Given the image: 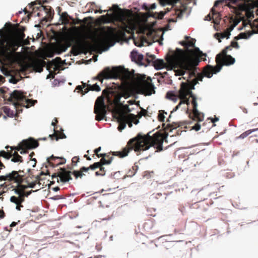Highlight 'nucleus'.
<instances>
[{"mask_svg": "<svg viewBox=\"0 0 258 258\" xmlns=\"http://www.w3.org/2000/svg\"><path fill=\"white\" fill-rule=\"evenodd\" d=\"M196 40L192 39L187 42V46L186 52L179 48H176L167 59V62L172 67L179 68L178 70L179 75L182 76L185 72L188 71L190 76H195L196 67L201 60H206V54L203 53L199 48L195 47L194 49H188L189 47H195Z\"/></svg>", "mask_w": 258, "mask_h": 258, "instance_id": "f257e3e1", "label": "nucleus"}, {"mask_svg": "<svg viewBox=\"0 0 258 258\" xmlns=\"http://www.w3.org/2000/svg\"><path fill=\"white\" fill-rule=\"evenodd\" d=\"M8 25L10 27L4 33H2V30H0V60L6 63L12 64L19 55L16 51L21 46V40L25 38V29L13 28L11 23Z\"/></svg>", "mask_w": 258, "mask_h": 258, "instance_id": "f03ea898", "label": "nucleus"}, {"mask_svg": "<svg viewBox=\"0 0 258 258\" xmlns=\"http://www.w3.org/2000/svg\"><path fill=\"white\" fill-rule=\"evenodd\" d=\"M117 37L114 30L109 28V30L104 32L102 36H96L89 35L82 36L77 40L71 38L70 41H67L64 44L67 48L72 46V43H75L71 49V52L74 55H77L85 50L99 49L105 44L112 42Z\"/></svg>", "mask_w": 258, "mask_h": 258, "instance_id": "7ed1b4c3", "label": "nucleus"}, {"mask_svg": "<svg viewBox=\"0 0 258 258\" xmlns=\"http://www.w3.org/2000/svg\"><path fill=\"white\" fill-rule=\"evenodd\" d=\"M151 132L147 135L138 134L135 138L129 140L122 152H116L121 157L126 156L128 153L134 150L136 152L148 150L151 147L156 149V152L163 151V143L166 136L163 133L157 132L152 135Z\"/></svg>", "mask_w": 258, "mask_h": 258, "instance_id": "20e7f679", "label": "nucleus"}, {"mask_svg": "<svg viewBox=\"0 0 258 258\" xmlns=\"http://www.w3.org/2000/svg\"><path fill=\"white\" fill-rule=\"evenodd\" d=\"M194 89L195 86L190 84V83L188 84L185 83H182L180 85V88L178 91V95H175L172 92H168L166 94V97L174 102H175L178 98L180 100L179 103L173 111H176L182 104H186L187 105H189V97H191L192 98L191 104L193 106V119L200 122L203 120L204 116V114L199 111L197 109L198 103L197 102V97L191 91V90Z\"/></svg>", "mask_w": 258, "mask_h": 258, "instance_id": "39448f33", "label": "nucleus"}, {"mask_svg": "<svg viewBox=\"0 0 258 258\" xmlns=\"http://www.w3.org/2000/svg\"><path fill=\"white\" fill-rule=\"evenodd\" d=\"M149 80L150 81L146 80L145 75H140L137 77L136 88L138 93L145 96H149L155 93L154 86L150 82L151 80L150 78Z\"/></svg>", "mask_w": 258, "mask_h": 258, "instance_id": "423d86ee", "label": "nucleus"}, {"mask_svg": "<svg viewBox=\"0 0 258 258\" xmlns=\"http://www.w3.org/2000/svg\"><path fill=\"white\" fill-rule=\"evenodd\" d=\"M112 9L115 11L118 10L115 14L116 20L120 22L124 27L125 30L127 28H130L132 25V15L130 11L128 10L122 11L118 8L117 5H113Z\"/></svg>", "mask_w": 258, "mask_h": 258, "instance_id": "0eeeda50", "label": "nucleus"}, {"mask_svg": "<svg viewBox=\"0 0 258 258\" xmlns=\"http://www.w3.org/2000/svg\"><path fill=\"white\" fill-rule=\"evenodd\" d=\"M23 171L19 170V171H12L11 172L6 174L5 175L0 176V181H6L13 183H17L16 188H19V186L23 185L25 181V176L22 173Z\"/></svg>", "mask_w": 258, "mask_h": 258, "instance_id": "6e6552de", "label": "nucleus"}, {"mask_svg": "<svg viewBox=\"0 0 258 258\" xmlns=\"http://www.w3.org/2000/svg\"><path fill=\"white\" fill-rule=\"evenodd\" d=\"M39 146V143L37 141L32 138H29L28 140H23L17 146H7L5 147L6 150L12 151H20L24 149H32L37 147Z\"/></svg>", "mask_w": 258, "mask_h": 258, "instance_id": "1a4fd4ad", "label": "nucleus"}, {"mask_svg": "<svg viewBox=\"0 0 258 258\" xmlns=\"http://www.w3.org/2000/svg\"><path fill=\"white\" fill-rule=\"evenodd\" d=\"M107 106L104 101V97H98L95 103L94 112L96 114L95 119L98 121L102 120L106 114Z\"/></svg>", "mask_w": 258, "mask_h": 258, "instance_id": "9d476101", "label": "nucleus"}, {"mask_svg": "<svg viewBox=\"0 0 258 258\" xmlns=\"http://www.w3.org/2000/svg\"><path fill=\"white\" fill-rule=\"evenodd\" d=\"M231 50V46H226L222 51L216 55V61L217 63L224 66L233 64L235 62V59L230 55L227 54V51Z\"/></svg>", "mask_w": 258, "mask_h": 258, "instance_id": "9b49d317", "label": "nucleus"}, {"mask_svg": "<svg viewBox=\"0 0 258 258\" xmlns=\"http://www.w3.org/2000/svg\"><path fill=\"white\" fill-rule=\"evenodd\" d=\"M120 73V71L117 68H114L112 70H110L107 67L101 71L95 78V79L98 80L102 82L103 79H108L117 77Z\"/></svg>", "mask_w": 258, "mask_h": 258, "instance_id": "f8f14e48", "label": "nucleus"}, {"mask_svg": "<svg viewBox=\"0 0 258 258\" xmlns=\"http://www.w3.org/2000/svg\"><path fill=\"white\" fill-rule=\"evenodd\" d=\"M73 172L67 171L64 168H60L57 172L52 175V179L56 178L58 182L60 181L62 183H66L72 179L71 174H73Z\"/></svg>", "mask_w": 258, "mask_h": 258, "instance_id": "ddd939ff", "label": "nucleus"}, {"mask_svg": "<svg viewBox=\"0 0 258 258\" xmlns=\"http://www.w3.org/2000/svg\"><path fill=\"white\" fill-rule=\"evenodd\" d=\"M223 65L217 63L215 67H213L211 65H207L204 68L203 70V74L204 76L210 78L212 77L213 75L219 72L222 68Z\"/></svg>", "mask_w": 258, "mask_h": 258, "instance_id": "4468645a", "label": "nucleus"}, {"mask_svg": "<svg viewBox=\"0 0 258 258\" xmlns=\"http://www.w3.org/2000/svg\"><path fill=\"white\" fill-rule=\"evenodd\" d=\"M102 95L107 98L109 102L118 104L120 102L121 96L119 94H114V91L105 89L102 91Z\"/></svg>", "mask_w": 258, "mask_h": 258, "instance_id": "2eb2a0df", "label": "nucleus"}, {"mask_svg": "<svg viewBox=\"0 0 258 258\" xmlns=\"http://www.w3.org/2000/svg\"><path fill=\"white\" fill-rule=\"evenodd\" d=\"M24 95L18 90H15L10 95L8 101L11 102L16 107L19 105V102L23 101L25 99Z\"/></svg>", "mask_w": 258, "mask_h": 258, "instance_id": "dca6fc26", "label": "nucleus"}, {"mask_svg": "<svg viewBox=\"0 0 258 258\" xmlns=\"http://www.w3.org/2000/svg\"><path fill=\"white\" fill-rule=\"evenodd\" d=\"M131 117H134L135 116L133 114H130L128 115H126L123 113H120L117 117L118 121L119 124L118 126V130L121 132L126 126V123L130 121L131 119Z\"/></svg>", "mask_w": 258, "mask_h": 258, "instance_id": "f3484780", "label": "nucleus"}, {"mask_svg": "<svg viewBox=\"0 0 258 258\" xmlns=\"http://www.w3.org/2000/svg\"><path fill=\"white\" fill-rule=\"evenodd\" d=\"M66 161V159L63 158L52 155L50 157L47 158L46 164L48 165H46V167H47L48 166L55 167L56 166L62 165L64 164Z\"/></svg>", "mask_w": 258, "mask_h": 258, "instance_id": "a211bd4d", "label": "nucleus"}, {"mask_svg": "<svg viewBox=\"0 0 258 258\" xmlns=\"http://www.w3.org/2000/svg\"><path fill=\"white\" fill-rule=\"evenodd\" d=\"M96 169L94 164L90 165L88 167H82L79 170H75L73 171V175L75 176L76 178H82L85 174L84 172H87L89 169L95 170Z\"/></svg>", "mask_w": 258, "mask_h": 258, "instance_id": "6ab92c4d", "label": "nucleus"}, {"mask_svg": "<svg viewBox=\"0 0 258 258\" xmlns=\"http://www.w3.org/2000/svg\"><path fill=\"white\" fill-rule=\"evenodd\" d=\"M253 8H249L247 5L244 4L242 6V10L245 12V16L247 19H252L254 18ZM248 24H250L252 28L254 27V24L251 25L250 20H248Z\"/></svg>", "mask_w": 258, "mask_h": 258, "instance_id": "aec40b11", "label": "nucleus"}, {"mask_svg": "<svg viewBox=\"0 0 258 258\" xmlns=\"http://www.w3.org/2000/svg\"><path fill=\"white\" fill-rule=\"evenodd\" d=\"M14 190L15 191V194L18 195V197L12 196L10 198V201L16 205L22 204L24 202L23 196L21 195V192H19V190L17 188H14Z\"/></svg>", "mask_w": 258, "mask_h": 258, "instance_id": "412c9836", "label": "nucleus"}, {"mask_svg": "<svg viewBox=\"0 0 258 258\" xmlns=\"http://www.w3.org/2000/svg\"><path fill=\"white\" fill-rule=\"evenodd\" d=\"M61 58L59 57H56L54 59L49 62L47 67V70L53 68L54 71H58L61 64Z\"/></svg>", "mask_w": 258, "mask_h": 258, "instance_id": "4be33fe9", "label": "nucleus"}, {"mask_svg": "<svg viewBox=\"0 0 258 258\" xmlns=\"http://www.w3.org/2000/svg\"><path fill=\"white\" fill-rule=\"evenodd\" d=\"M46 64V62L43 60L38 59L34 61L32 63V66L34 70L37 72H41L43 71V68Z\"/></svg>", "mask_w": 258, "mask_h": 258, "instance_id": "5701e85b", "label": "nucleus"}, {"mask_svg": "<svg viewBox=\"0 0 258 258\" xmlns=\"http://www.w3.org/2000/svg\"><path fill=\"white\" fill-rule=\"evenodd\" d=\"M153 66L156 70H161L164 68L166 65L163 59H157L152 61Z\"/></svg>", "mask_w": 258, "mask_h": 258, "instance_id": "b1692460", "label": "nucleus"}, {"mask_svg": "<svg viewBox=\"0 0 258 258\" xmlns=\"http://www.w3.org/2000/svg\"><path fill=\"white\" fill-rule=\"evenodd\" d=\"M170 10L168 8L167 9V12H163L161 11L160 13H154L153 12H149V16L153 17L155 19H162L163 17L164 16L165 14L168 12H169Z\"/></svg>", "mask_w": 258, "mask_h": 258, "instance_id": "393cba45", "label": "nucleus"}, {"mask_svg": "<svg viewBox=\"0 0 258 258\" xmlns=\"http://www.w3.org/2000/svg\"><path fill=\"white\" fill-rule=\"evenodd\" d=\"M49 137L53 140L54 139L58 140L59 139H63L66 138L65 135L63 133L58 132V131L54 132V133L52 135H49Z\"/></svg>", "mask_w": 258, "mask_h": 258, "instance_id": "a878e982", "label": "nucleus"}, {"mask_svg": "<svg viewBox=\"0 0 258 258\" xmlns=\"http://www.w3.org/2000/svg\"><path fill=\"white\" fill-rule=\"evenodd\" d=\"M255 32L254 31V30H252V31H248L245 33H240L238 36L236 37L235 39H247L250 37Z\"/></svg>", "mask_w": 258, "mask_h": 258, "instance_id": "bb28decb", "label": "nucleus"}, {"mask_svg": "<svg viewBox=\"0 0 258 258\" xmlns=\"http://www.w3.org/2000/svg\"><path fill=\"white\" fill-rule=\"evenodd\" d=\"M185 124L184 123H173L172 124H168L167 126L165 127V130L166 131L172 132V131L174 129L176 128L177 127H179Z\"/></svg>", "mask_w": 258, "mask_h": 258, "instance_id": "cd10ccee", "label": "nucleus"}, {"mask_svg": "<svg viewBox=\"0 0 258 258\" xmlns=\"http://www.w3.org/2000/svg\"><path fill=\"white\" fill-rule=\"evenodd\" d=\"M236 15L237 16L239 17V19L236 18V19H235L234 20H233L232 17H231V19H230L231 21H233V27H236L238 24V23H240V22L241 21H242L243 23L245 21L244 17V16H241L240 13H237Z\"/></svg>", "mask_w": 258, "mask_h": 258, "instance_id": "c85d7f7f", "label": "nucleus"}, {"mask_svg": "<svg viewBox=\"0 0 258 258\" xmlns=\"http://www.w3.org/2000/svg\"><path fill=\"white\" fill-rule=\"evenodd\" d=\"M100 90V87L97 84H95L93 85H88L87 87L84 89V93H87L89 90L99 91Z\"/></svg>", "mask_w": 258, "mask_h": 258, "instance_id": "c756f323", "label": "nucleus"}, {"mask_svg": "<svg viewBox=\"0 0 258 258\" xmlns=\"http://www.w3.org/2000/svg\"><path fill=\"white\" fill-rule=\"evenodd\" d=\"M19 190V192H21V195L23 196V199L25 200V197H28L34 191L31 190L29 191L25 192V189L27 188V186L25 185H20L19 188H17Z\"/></svg>", "mask_w": 258, "mask_h": 258, "instance_id": "7c9ffc66", "label": "nucleus"}, {"mask_svg": "<svg viewBox=\"0 0 258 258\" xmlns=\"http://www.w3.org/2000/svg\"><path fill=\"white\" fill-rule=\"evenodd\" d=\"M38 4L39 5H41L39 6V8L42 9V10L45 11V12L47 14V15H48L49 17H51L52 15H53L54 13H53V11L52 12L51 7H50V6H44L41 5L40 2H39Z\"/></svg>", "mask_w": 258, "mask_h": 258, "instance_id": "2f4dec72", "label": "nucleus"}, {"mask_svg": "<svg viewBox=\"0 0 258 258\" xmlns=\"http://www.w3.org/2000/svg\"><path fill=\"white\" fill-rule=\"evenodd\" d=\"M257 130H258L257 128L248 130L244 132L242 134H241L239 136L237 137L236 139H243L245 138L246 137H247L248 136H249L250 134H251L252 133L257 131Z\"/></svg>", "mask_w": 258, "mask_h": 258, "instance_id": "473e14b6", "label": "nucleus"}, {"mask_svg": "<svg viewBox=\"0 0 258 258\" xmlns=\"http://www.w3.org/2000/svg\"><path fill=\"white\" fill-rule=\"evenodd\" d=\"M70 16L66 12L62 13L60 16L62 20V23L64 24H68L70 23Z\"/></svg>", "mask_w": 258, "mask_h": 258, "instance_id": "72a5a7b5", "label": "nucleus"}, {"mask_svg": "<svg viewBox=\"0 0 258 258\" xmlns=\"http://www.w3.org/2000/svg\"><path fill=\"white\" fill-rule=\"evenodd\" d=\"M56 51L57 54H60L65 52L67 49V47L64 44H59L56 47Z\"/></svg>", "mask_w": 258, "mask_h": 258, "instance_id": "f704fd0d", "label": "nucleus"}, {"mask_svg": "<svg viewBox=\"0 0 258 258\" xmlns=\"http://www.w3.org/2000/svg\"><path fill=\"white\" fill-rule=\"evenodd\" d=\"M125 148H123L122 150L121 151H118V152H123V149ZM117 152H112V155H110V154H106V153H104L103 154H105V156H104L106 159H111V162L112 161V160L113 159V156H118L119 158H121V157L119 156V155H117V154L116 153Z\"/></svg>", "mask_w": 258, "mask_h": 258, "instance_id": "c9c22d12", "label": "nucleus"}, {"mask_svg": "<svg viewBox=\"0 0 258 258\" xmlns=\"http://www.w3.org/2000/svg\"><path fill=\"white\" fill-rule=\"evenodd\" d=\"M37 3L36 1L32 2L31 3H30L28 5L29 9H32L33 11H42V9L39 8V7H34L35 5H37Z\"/></svg>", "mask_w": 258, "mask_h": 258, "instance_id": "e433bc0d", "label": "nucleus"}, {"mask_svg": "<svg viewBox=\"0 0 258 258\" xmlns=\"http://www.w3.org/2000/svg\"><path fill=\"white\" fill-rule=\"evenodd\" d=\"M26 179H25V182L23 183V185L27 186V187H31L33 188L36 184V182H29L28 181V178H25Z\"/></svg>", "mask_w": 258, "mask_h": 258, "instance_id": "4c0bfd02", "label": "nucleus"}, {"mask_svg": "<svg viewBox=\"0 0 258 258\" xmlns=\"http://www.w3.org/2000/svg\"><path fill=\"white\" fill-rule=\"evenodd\" d=\"M101 159L100 160V162L102 166L103 165L110 164L111 163V159H107L104 156L101 157Z\"/></svg>", "mask_w": 258, "mask_h": 258, "instance_id": "58836bf2", "label": "nucleus"}, {"mask_svg": "<svg viewBox=\"0 0 258 258\" xmlns=\"http://www.w3.org/2000/svg\"><path fill=\"white\" fill-rule=\"evenodd\" d=\"M121 73L122 77L126 80H129L131 77V74L128 70H123Z\"/></svg>", "mask_w": 258, "mask_h": 258, "instance_id": "ea45409f", "label": "nucleus"}, {"mask_svg": "<svg viewBox=\"0 0 258 258\" xmlns=\"http://www.w3.org/2000/svg\"><path fill=\"white\" fill-rule=\"evenodd\" d=\"M147 58L146 59L148 64H150L151 62L154 61L153 60L155 58V56L153 54H150L149 53L146 54Z\"/></svg>", "mask_w": 258, "mask_h": 258, "instance_id": "a19ab883", "label": "nucleus"}, {"mask_svg": "<svg viewBox=\"0 0 258 258\" xmlns=\"http://www.w3.org/2000/svg\"><path fill=\"white\" fill-rule=\"evenodd\" d=\"M11 161L13 162H20L22 163L23 162V158L21 156H17L16 157H13L11 159Z\"/></svg>", "mask_w": 258, "mask_h": 258, "instance_id": "79ce46f5", "label": "nucleus"}, {"mask_svg": "<svg viewBox=\"0 0 258 258\" xmlns=\"http://www.w3.org/2000/svg\"><path fill=\"white\" fill-rule=\"evenodd\" d=\"M167 114L166 112H165L163 110H160L159 111V113L158 114V119L160 121H164L165 119V116L164 115V114Z\"/></svg>", "mask_w": 258, "mask_h": 258, "instance_id": "37998d69", "label": "nucleus"}, {"mask_svg": "<svg viewBox=\"0 0 258 258\" xmlns=\"http://www.w3.org/2000/svg\"><path fill=\"white\" fill-rule=\"evenodd\" d=\"M156 4H152L151 5H150V6L149 7L147 6H146L145 5H144L143 6V8L144 9L146 10L147 11H148V15H149V12H151L150 10H153L154 9L156 8Z\"/></svg>", "mask_w": 258, "mask_h": 258, "instance_id": "c03bdc74", "label": "nucleus"}, {"mask_svg": "<svg viewBox=\"0 0 258 258\" xmlns=\"http://www.w3.org/2000/svg\"><path fill=\"white\" fill-rule=\"evenodd\" d=\"M148 112L147 110L142 108L141 111L138 114V115L140 117H141L142 116L145 117L149 116V115L148 114Z\"/></svg>", "mask_w": 258, "mask_h": 258, "instance_id": "a18cd8bd", "label": "nucleus"}, {"mask_svg": "<svg viewBox=\"0 0 258 258\" xmlns=\"http://www.w3.org/2000/svg\"><path fill=\"white\" fill-rule=\"evenodd\" d=\"M95 174L96 176L104 175L105 174V170L104 168L103 167H100V168H99V171L96 172Z\"/></svg>", "mask_w": 258, "mask_h": 258, "instance_id": "49530a36", "label": "nucleus"}, {"mask_svg": "<svg viewBox=\"0 0 258 258\" xmlns=\"http://www.w3.org/2000/svg\"><path fill=\"white\" fill-rule=\"evenodd\" d=\"M216 35H219L220 34L219 33H216L215 34ZM220 35H221V38H225L226 37L227 38H228L230 35V32H229V31H228L226 30V31H225L224 33H222V34H220Z\"/></svg>", "mask_w": 258, "mask_h": 258, "instance_id": "de8ad7c7", "label": "nucleus"}, {"mask_svg": "<svg viewBox=\"0 0 258 258\" xmlns=\"http://www.w3.org/2000/svg\"><path fill=\"white\" fill-rule=\"evenodd\" d=\"M138 55L139 53L137 51H133L131 54L132 60L136 62Z\"/></svg>", "mask_w": 258, "mask_h": 258, "instance_id": "09e8293b", "label": "nucleus"}, {"mask_svg": "<svg viewBox=\"0 0 258 258\" xmlns=\"http://www.w3.org/2000/svg\"><path fill=\"white\" fill-rule=\"evenodd\" d=\"M153 225V222L152 221H148L145 223L144 227L146 230H149Z\"/></svg>", "mask_w": 258, "mask_h": 258, "instance_id": "8fccbe9b", "label": "nucleus"}, {"mask_svg": "<svg viewBox=\"0 0 258 258\" xmlns=\"http://www.w3.org/2000/svg\"><path fill=\"white\" fill-rule=\"evenodd\" d=\"M86 83H83V87L82 86L79 85L76 87V90H78V92H81L84 95L85 93H84V91H83L84 88H86Z\"/></svg>", "mask_w": 258, "mask_h": 258, "instance_id": "3c124183", "label": "nucleus"}, {"mask_svg": "<svg viewBox=\"0 0 258 258\" xmlns=\"http://www.w3.org/2000/svg\"><path fill=\"white\" fill-rule=\"evenodd\" d=\"M101 147H98V148L96 149L94 152L95 153V154H96V155L98 157H103V156H105V154H99V152L101 150Z\"/></svg>", "mask_w": 258, "mask_h": 258, "instance_id": "603ef678", "label": "nucleus"}, {"mask_svg": "<svg viewBox=\"0 0 258 258\" xmlns=\"http://www.w3.org/2000/svg\"><path fill=\"white\" fill-rule=\"evenodd\" d=\"M79 157L78 156H75L72 159V163L73 166H76L77 163L79 162Z\"/></svg>", "mask_w": 258, "mask_h": 258, "instance_id": "864d4df0", "label": "nucleus"}, {"mask_svg": "<svg viewBox=\"0 0 258 258\" xmlns=\"http://www.w3.org/2000/svg\"><path fill=\"white\" fill-rule=\"evenodd\" d=\"M143 59H144L143 55H142L141 54H139L136 62L138 63L142 64V61H143Z\"/></svg>", "mask_w": 258, "mask_h": 258, "instance_id": "5fc2aeb1", "label": "nucleus"}, {"mask_svg": "<svg viewBox=\"0 0 258 258\" xmlns=\"http://www.w3.org/2000/svg\"><path fill=\"white\" fill-rule=\"evenodd\" d=\"M204 74L202 73H199L197 75V77L196 78V79H198V81H203V77H204Z\"/></svg>", "mask_w": 258, "mask_h": 258, "instance_id": "6e6d98bb", "label": "nucleus"}, {"mask_svg": "<svg viewBox=\"0 0 258 258\" xmlns=\"http://www.w3.org/2000/svg\"><path fill=\"white\" fill-rule=\"evenodd\" d=\"M230 46H231V47L236 48H238L239 47L238 43L236 41H232Z\"/></svg>", "mask_w": 258, "mask_h": 258, "instance_id": "4d7b16f0", "label": "nucleus"}, {"mask_svg": "<svg viewBox=\"0 0 258 258\" xmlns=\"http://www.w3.org/2000/svg\"><path fill=\"white\" fill-rule=\"evenodd\" d=\"M201 125L199 123H196L195 125L192 127V129L196 131H199Z\"/></svg>", "mask_w": 258, "mask_h": 258, "instance_id": "13d9d810", "label": "nucleus"}, {"mask_svg": "<svg viewBox=\"0 0 258 258\" xmlns=\"http://www.w3.org/2000/svg\"><path fill=\"white\" fill-rule=\"evenodd\" d=\"M34 153L33 152H32V153H31V154L29 155V157H30V159L33 161H34V165H33V166L34 167L35 165H36V159L35 158H32V157L34 155Z\"/></svg>", "mask_w": 258, "mask_h": 258, "instance_id": "bf43d9fd", "label": "nucleus"}, {"mask_svg": "<svg viewBox=\"0 0 258 258\" xmlns=\"http://www.w3.org/2000/svg\"><path fill=\"white\" fill-rule=\"evenodd\" d=\"M93 164H94V166L95 167L96 169L98 168H100V167H102L100 161L98 162H95Z\"/></svg>", "mask_w": 258, "mask_h": 258, "instance_id": "052dcab7", "label": "nucleus"}, {"mask_svg": "<svg viewBox=\"0 0 258 258\" xmlns=\"http://www.w3.org/2000/svg\"><path fill=\"white\" fill-rule=\"evenodd\" d=\"M198 83V79H196V78L194 79L190 82V84L195 86Z\"/></svg>", "mask_w": 258, "mask_h": 258, "instance_id": "680f3d73", "label": "nucleus"}, {"mask_svg": "<svg viewBox=\"0 0 258 258\" xmlns=\"http://www.w3.org/2000/svg\"><path fill=\"white\" fill-rule=\"evenodd\" d=\"M223 1H224L223 0H218V1H216L215 3H214V7H217L220 3H221Z\"/></svg>", "mask_w": 258, "mask_h": 258, "instance_id": "e2e57ef3", "label": "nucleus"}, {"mask_svg": "<svg viewBox=\"0 0 258 258\" xmlns=\"http://www.w3.org/2000/svg\"><path fill=\"white\" fill-rule=\"evenodd\" d=\"M212 17L211 16L210 14H208L207 16L205 17L204 20L205 21H211L212 19Z\"/></svg>", "mask_w": 258, "mask_h": 258, "instance_id": "0e129e2a", "label": "nucleus"}, {"mask_svg": "<svg viewBox=\"0 0 258 258\" xmlns=\"http://www.w3.org/2000/svg\"><path fill=\"white\" fill-rule=\"evenodd\" d=\"M5 216V214L3 210L0 209V218H4Z\"/></svg>", "mask_w": 258, "mask_h": 258, "instance_id": "69168bd1", "label": "nucleus"}, {"mask_svg": "<svg viewBox=\"0 0 258 258\" xmlns=\"http://www.w3.org/2000/svg\"><path fill=\"white\" fill-rule=\"evenodd\" d=\"M23 207V206L22 205V204H20L19 205H16V209L18 211L21 210V208Z\"/></svg>", "mask_w": 258, "mask_h": 258, "instance_id": "338daca9", "label": "nucleus"}, {"mask_svg": "<svg viewBox=\"0 0 258 258\" xmlns=\"http://www.w3.org/2000/svg\"><path fill=\"white\" fill-rule=\"evenodd\" d=\"M180 44L184 46L186 48H187V42L186 41H182L180 42Z\"/></svg>", "mask_w": 258, "mask_h": 258, "instance_id": "774afa93", "label": "nucleus"}]
</instances>
